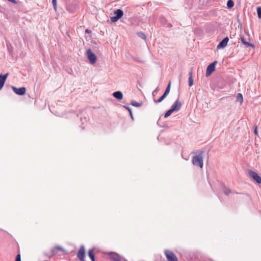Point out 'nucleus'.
I'll use <instances>...</instances> for the list:
<instances>
[{"instance_id": "nucleus-1", "label": "nucleus", "mask_w": 261, "mask_h": 261, "mask_svg": "<svg viewBox=\"0 0 261 261\" xmlns=\"http://www.w3.org/2000/svg\"><path fill=\"white\" fill-rule=\"evenodd\" d=\"M203 151H200L199 152L198 155L194 156L192 158V162L193 165L199 167L200 168H202L203 167Z\"/></svg>"}, {"instance_id": "nucleus-2", "label": "nucleus", "mask_w": 261, "mask_h": 261, "mask_svg": "<svg viewBox=\"0 0 261 261\" xmlns=\"http://www.w3.org/2000/svg\"><path fill=\"white\" fill-rule=\"evenodd\" d=\"M217 63L218 62L217 61H214L207 66L205 73L206 77L210 76L212 74V73L215 71L216 65Z\"/></svg>"}, {"instance_id": "nucleus-3", "label": "nucleus", "mask_w": 261, "mask_h": 261, "mask_svg": "<svg viewBox=\"0 0 261 261\" xmlns=\"http://www.w3.org/2000/svg\"><path fill=\"white\" fill-rule=\"evenodd\" d=\"M87 57L90 63L93 64L97 61V57L90 48L87 50Z\"/></svg>"}, {"instance_id": "nucleus-4", "label": "nucleus", "mask_w": 261, "mask_h": 261, "mask_svg": "<svg viewBox=\"0 0 261 261\" xmlns=\"http://www.w3.org/2000/svg\"><path fill=\"white\" fill-rule=\"evenodd\" d=\"M108 255L110 259L113 261H125V259L123 257L121 256L117 253L114 252L108 253Z\"/></svg>"}, {"instance_id": "nucleus-5", "label": "nucleus", "mask_w": 261, "mask_h": 261, "mask_svg": "<svg viewBox=\"0 0 261 261\" xmlns=\"http://www.w3.org/2000/svg\"><path fill=\"white\" fill-rule=\"evenodd\" d=\"M165 254L167 261H178L177 256L172 251L166 250Z\"/></svg>"}, {"instance_id": "nucleus-6", "label": "nucleus", "mask_w": 261, "mask_h": 261, "mask_svg": "<svg viewBox=\"0 0 261 261\" xmlns=\"http://www.w3.org/2000/svg\"><path fill=\"white\" fill-rule=\"evenodd\" d=\"M85 249L83 245L80 246V248L77 253V257L80 261H86L85 258Z\"/></svg>"}, {"instance_id": "nucleus-7", "label": "nucleus", "mask_w": 261, "mask_h": 261, "mask_svg": "<svg viewBox=\"0 0 261 261\" xmlns=\"http://www.w3.org/2000/svg\"><path fill=\"white\" fill-rule=\"evenodd\" d=\"M248 174L249 176L254 181H255L257 184H261V177L257 172L249 170H248Z\"/></svg>"}, {"instance_id": "nucleus-8", "label": "nucleus", "mask_w": 261, "mask_h": 261, "mask_svg": "<svg viewBox=\"0 0 261 261\" xmlns=\"http://www.w3.org/2000/svg\"><path fill=\"white\" fill-rule=\"evenodd\" d=\"M11 88L13 92L18 95L22 96L26 93V88L24 87L18 88L15 86H12Z\"/></svg>"}, {"instance_id": "nucleus-9", "label": "nucleus", "mask_w": 261, "mask_h": 261, "mask_svg": "<svg viewBox=\"0 0 261 261\" xmlns=\"http://www.w3.org/2000/svg\"><path fill=\"white\" fill-rule=\"evenodd\" d=\"M229 41V38L228 37H226L224 38H223L218 44L217 46V49L224 48H225L228 44V42Z\"/></svg>"}, {"instance_id": "nucleus-10", "label": "nucleus", "mask_w": 261, "mask_h": 261, "mask_svg": "<svg viewBox=\"0 0 261 261\" xmlns=\"http://www.w3.org/2000/svg\"><path fill=\"white\" fill-rule=\"evenodd\" d=\"M181 107V102L178 99H176L175 101L172 105L171 109L174 111H179Z\"/></svg>"}, {"instance_id": "nucleus-11", "label": "nucleus", "mask_w": 261, "mask_h": 261, "mask_svg": "<svg viewBox=\"0 0 261 261\" xmlns=\"http://www.w3.org/2000/svg\"><path fill=\"white\" fill-rule=\"evenodd\" d=\"M9 74V73L5 74H0V90L3 89Z\"/></svg>"}, {"instance_id": "nucleus-12", "label": "nucleus", "mask_w": 261, "mask_h": 261, "mask_svg": "<svg viewBox=\"0 0 261 261\" xmlns=\"http://www.w3.org/2000/svg\"><path fill=\"white\" fill-rule=\"evenodd\" d=\"M240 39L241 40V42L243 44L245 47H251L252 48H255V46L254 44L250 43L246 40L244 36L241 35L240 36Z\"/></svg>"}, {"instance_id": "nucleus-13", "label": "nucleus", "mask_w": 261, "mask_h": 261, "mask_svg": "<svg viewBox=\"0 0 261 261\" xmlns=\"http://www.w3.org/2000/svg\"><path fill=\"white\" fill-rule=\"evenodd\" d=\"M112 95L118 100H121L123 99V93L120 91H117L113 92Z\"/></svg>"}, {"instance_id": "nucleus-14", "label": "nucleus", "mask_w": 261, "mask_h": 261, "mask_svg": "<svg viewBox=\"0 0 261 261\" xmlns=\"http://www.w3.org/2000/svg\"><path fill=\"white\" fill-rule=\"evenodd\" d=\"M94 248H92L89 250L88 254L92 261H95V257L94 253Z\"/></svg>"}, {"instance_id": "nucleus-15", "label": "nucleus", "mask_w": 261, "mask_h": 261, "mask_svg": "<svg viewBox=\"0 0 261 261\" xmlns=\"http://www.w3.org/2000/svg\"><path fill=\"white\" fill-rule=\"evenodd\" d=\"M114 15L119 19H120L123 15V11L121 9H117L114 12Z\"/></svg>"}, {"instance_id": "nucleus-16", "label": "nucleus", "mask_w": 261, "mask_h": 261, "mask_svg": "<svg viewBox=\"0 0 261 261\" xmlns=\"http://www.w3.org/2000/svg\"><path fill=\"white\" fill-rule=\"evenodd\" d=\"M188 84L190 87H191L193 85V79L192 76V72L191 71L189 73Z\"/></svg>"}, {"instance_id": "nucleus-17", "label": "nucleus", "mask_w": 261, "mask_h": 261, "mask_svg": "<svg viewBox=\"0 0 261 261\" xmlns=\"http://www.w3.org/2000/svg\"><path fill=\"white\" fill-rule=\"evenodd\" d=\"M167 96V95H166V94H164L158 99H153V101L155 102V103H160Z\"/></svg>"}, {"instance_id": "nucleus-18", "label": "nucleus", "mask_w": 261, "mask_h": 261, "mask_svg": "<svg viewBox=\"0 0 261 261\" xmlns=\"http://www.w3.org/2000/svg\"><path fill=\"white\" fill-rule=\"evenodd\" d=\"M75 9V6L73 5H69L67 6L66 10L70 13H74Z\"/></svg>"}, {"instance_id": "nucleus-19", "label": "nucleus", "mask_w": 261, "mask_h": 261, "mask_svg": "<svg viewBox=\"0 0 261 261\" xmlns=\"http://www.w3.org/2000/svg\"><path fill=\"white\" fill-rule=\"evenodd\" d=\"M222 186L223 188V192L225 195H228L231 192L230 189L225 187L223 184H222Z\"/></svg>"}, {"instance_id": "nucleus-20", "label": "nucleus", "mask_w": 261, "mask_h": 261, "mask_svg": "<svg viewBox=\"0 0 261 261\" xmlns=\"http://www.w3.org/2000/svg\"><path fill=\"white\" fill-rule=\"evenodd\" d=\"M130 105L135 107H140L142 106L143 102H138L136 101L132 100L130 102Z\"/></svg>"}, {"instance_id": "nucleus-21", "label": "nucleus", "mask_w": 261, "mask_h": 261, "mask_svg": "<svg viewBox=\"0 0 261 261\" xmlns=\"http://www.w3.org/2000/svg\"><path fill=\"white\" fill-rule=\"evenodd\" d=\"M137 36L139 38H141V39H143L144 40H146V35L144 33H143L142 32H138L137 33Z\"/></svg>"}, {"instance_id": "nucleus-22", "label": "nucleus", "mask_w": 261, "mask_h": 261, "mask_svg": "<svg viewBox=\"0 0 261 261\" xmlns=\"http://www.w3.org/2000/svg\"><path fill=\"white\" fill-rule=\"evenodd\" d=\"M236 101L240 102L242 103L243 101V96L241 93H238L237 96Z\"/></svg>"}, {"instance_id": "nucleus-23", "label": "nucleus", "mask_w": 261, "mask_h": 261, "mask_svg": "<svg viewBox=\"0 0 261 261\" xmlns=\"http://www.w3.org/2000/svg\"><path fill=\"white\" fill-rule=\"evenodd\" d=\"M226 5L228 9H231L234 6V4L233 0H228Z\"/></svg>"}, {"instance_id": "nucleus-24", "label": "nucleus", "mask_w": 261, "mask_h": 261, "mask_svg": "<svg viewBox=\"0 0 261 261\" xmlns=\"http://www.w3.org/2000/svg\"><path fill=\"white\" fill-rule=\"evenodd\" d=\"M170 88H171V82H169L167 86L166 87V88L165 89V91H164V94H166V95H168L170 92Z\"/></svg>"}, {"instance_id": "nucleus-25", "label": "nucleus", "mask_w": 261, "mask_h": 261, "mask_svg": "<svg viewBox=\"0 0 261 261\" xmlns=\"http://www.w3.org/2000/svg\"><path fill=\"white\" fill-rule=\"evenodd\" d=\"M173 112H174V111L171 109H170L165 113L164 118H166L168 117Z\"/></svg>"}, {"instance_id": "nucleus-26", "label": "nucleus", "mask_w": 261, "mask_h": 261, "mask_svg": "<svg viewBox=\"0 0 261 261\" xmlns=\"http://www.w3.org/2000/svg\"><path fill=\"white\" fill-rule=\"evenodd\" d=\"M257 16L259 19H261V7H258L256 9Z\"/></svg>"}, {"instance_id": "nucleus-27", "label": "nucleus", "mask_w": 261, "mask_h": 261, "mask_svg": "<svg viewBox=\"0 0 261 261\" xmlns=\"http://www.w3.org/2000/svg\"><path fill=\"white\" fill-rule=\"evenodd\" d=\"M159 90H160L159 88L158 87H156L152 92V96L153 97H154L157 94V93H158Z\"/></svg>"}, {"instance_id": "nucleus-28", "label": "nucleus", "mask_w": 261, "mask_h": 261, "mask_svg": "<svg viewBox=\"0 0 261 261\" xmlns=\"http://www.w3.org/2000/svg\"><path fill=\"white\" fill-rule=\"evenodd\" d=\"M119 19L115 15L111 17V20L112 22H115L117 21Z\"/></svg>"}, {"instance_id": "nucleus-29", "label": "nucleus", "mask_w": 261, "mask_h": 261, "mask_svg": "<svg viewBox=\"0 0 261 261\" xmlns=\"http://www.w3.org/2000/svg\"><path fill=\"white\" fill-rule=\"evenodd\" d=\"M52 3L54 7V9L55 11H56L57 8V0H52Z\"/></svg>"}, {"instance_id": "nucleus-30", "label": "nucleus", "mask_w": 261, "mask_h": 261, "mask_svg": "<svg viewBox=\"0 0 261 261\" xmlns=\"http://www.w3.org/2000/svg\"><path fill=\"white\" fill-rule=\"evenodd\" d=\"M253 133L255 135H256V136L258 135V130H257V126L256 125H255V126H254Z\"/></svg>"}, {"instance_id": "nucleus-31", "label": "nucleus", "mask_w": 261, "mask_h": 261, "mask_svg": "<svg viewBox=\"0 0 261 261\" xmlns=\"http://www.w3.org/2000/svg\"><path fill=\"white\" fill-rule=\"evenodd\" d=\"M56 249H57V250H59L61 251L62 252H64L65 251V250H64V249L63 247H61L60 246H58V245L56 246Z\"/></svg>"}, {"instance_id": "nucleus-32", "label": "nucleus", "mask_w": 261, "mask_h": 261, "mask_svg": "<svg viewBox=\"0 0 261 261\" xmlns=\"http://www.w3.org/2000/svg\"><path fill=\"white\" fill-rule=\"evenodd\" d=\"M57 249H56V247L53 248L51 250L52 255H55L57 254Z\"/></svg>"}, {"instance_id": "nucleus-33", "label": "nucleus", "mask_w": 261, "mask_h": 261, "mask_svg": "<svg viewBox=\"0 0 261 261\" xmlns=\"http://www.w3.org/2000/svg\"><path fill=\"white\" fill-rule=\"evenodd\" d=\"M15 261H21V255L20 253H18L15 258Z\"/></svg>"}, {"instance_id": "nucleus-34", "label": "nucleus", "mask_w": 261, "mask_h": 261, "mask_svg": "<svg viewBox=\"0 0 261 261\" xmlns=\"http://www.w3.org/2000/svg\"><path fill=\"white\" fill-rule=\"evenodd\" d=\"M81 121H82V123L84 124V121L86 122L87 120V118L86 117H84V118H82V117H80Z\"/></svg>"}, {"instance_id": "nucleus-35", "label": "nucleus", "mask_w": 261, "mask_h": 261, "mask_svg": "<svg viewBox=\"0 0 261 261\" xmlns=\"http://www.w3.org/2000/svg\"><path fill=\"white\" fill-rule=\"evenodd\" d=\"M123 107L126 109L127 110L128 112H130V111H132V109L130 107H129L128 106H124Z\"/></svg>"}, {"instance_id": "nucleus-36", "label": "nucleus", "mask_w": 261, "mask_h": 261, "mask_svg": "<svg viewBox=\"0 0 261 261\" xmlns=\"http://www.w3.org/2000/svg\"><path fill=\"white\" fill-rule=\"evenodd\" d=\"M9 2L12 3V4H16L17 2L15 0H7Z\"/></svg>"}, {"instance_id": "nucleus-37", "label": "nucleus", "mask_w": 261, "mask_h": 261, "mask_svg": "<svg viewBox=\"0 0 261 261\" xmlns=\"http://www.w3.org/2000/svg\"><path fill=\"white\" fill-rule=\"evenodd\" d=\"M91 32H92L90 30L88 29L85 30V33L86 34H90V33H91Z\"/></svg>"}, {"instance_id": "nucleus-38", "label": "nucleus", "mask_w": 261, "mask_h": 261, "mask_svg": "<svg viewBox=\"0 0 261 261\" xmlns=\"http://www.w3.org/2000/svg\"><path fill=\"white\" fill-rule=\"evenodd\" d=\"M129 115L131 117L132 119H134L132 111H130V112H129Z\"/></svg>"}, {"instance_id": "nucleus-39", "label": "nucleus", "mask_w": 261, "mask_h": 261, "mask_svg": "<svg viewBox=\"0 0 261 261\" xmlns=\"http://www.w3.org/2000/svg\"><path fill=\"white\" fill-rule=\"evenodd\" d=\"M241 28L242 27V23L241 22H240L238 24V28Z\"/></svg>"}, {"instance_id": "nucleus-40", "label": "nucleus", "mask_w": 261, "mask_h": 261, "mask_svg": "<svg viewBox=\"0 0 261 261\" xmlns=\"http://www.w3.org/2000/svg\"><path fill=\"white\" fill-rule=\"evenodd\" d=\"M172 25L171 23H168V27H171Z\"/></svg>"}, {"instance_id": "nucleus-41", "label": "nucleus", "mask_w": 261, "mask_h": 261, "mask_svg": "<svg viewBox=\"0 0 261 261\" xmlns=\"http://www.w3.org/2000/svg\"><path fill=\"white\" fill-rule=\"evenodd\" d=\"M237 20H238V23H239L240 22H241V20H240V19L239 18H237Z\"/></svg>"}]
</instances>
